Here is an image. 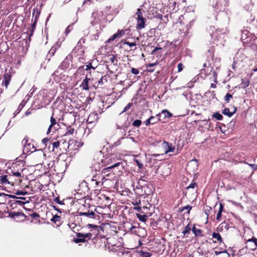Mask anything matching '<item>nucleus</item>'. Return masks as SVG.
<instances>
[{
  "label": "nucleus",
  "instance_id": "f257e3e1",
  "mask_svg": "<svg viewBox=\"0 0 257 257\" xmlns=\"http://www.w3.org/2000/svg\"><path fill=\"white\" fill-rule=\"evenodd\" d=\"M23 146V152L24 154H28L36 152L34 156L36 158H39L40 160L44 158L45 154L42 150L39 149L37 150L34 144L29 141V138L28 136H26L22 141Z\"/></svg>",
  "mask_w": 257,
  "mask_h": 257
},
{
  "label": "nucleus",
  "instance_id": "f03ea898",
  "mask_svg": "<svg viewBox=\"0 0 257 257\" xmlns=\"http://www.w3.org/2000/svg\"><path fill=\"white\" fill-rule=\"evenodd\" d=\"M103 165L106 167V169H111L121 165L122 162L121 159L116 155L111 154L103 157L101 160Z\"/></svg>",
  "mask_w": 257,
  "mask_h": 257
},
{
  "label": "nucleus",
  "instance_id": "7ed1b4c3",
  "mask_svg": "<svg viewBox=\"0 0 257 257\" xmlns=\"http://www.w3.org/2000/svg\"><path fill=\"white\" fill-rule=\"evenodd\" d=\"M87 226L89 228H92L90 230V232L92 233L93 234L92 236V241L93 243H95L98 241H101V238H103V236L100 234L101 232H103V228L100 226L93 225L92 224H88Z\"/></svg>",
  "mask_w": 257,
  "mask_h": 257
},
{
  "label": "nucleus",
  "instance_id": "20e7f679",
  "mask_svg": "<svg viewBox=\"0 0 257 257\" xmlns=\"http://www.w3.org/2000/svg\"><path fill=\"white\" fill-rule=\"evenodd\" d=\"M53 151L60 152V153L63 154L66 152L69 148L67 141L61 137L59 140L52 143Z\"/></svg>",
  "mask_w": 257,
  "mask_h": 257
},
{
  "label": "nucleus",
  "instance_id": "39448f33",
  "mask_svg": "<svg viewBox=\"0 0 257 257\" xmlns=\"http://www.w3.org/2000/svg\"><path fill=\"white\" fill-rule=\"evenodd\" d=\"M25 169L24 161H17L12 164V166L8 169L7 172H17L22 174Z\"/></svg>",
  "mask_w": 257,
  "mask_h": 257
},
{
  "label": "nucleus",
  "instance_id": "423d86ee",
  "mask_svg": "<svg viewBox=\"0 0 257 257\" xmlns=\"http://www.w3.org/2000/svg\"><path fill=\"white\" fill-rule=\"evenodd\" d=\"M137 17V29L138 30H141L145 28V19L143 18L142 10L140 9H138L135 15Z\"/></svg>",
  "mask_w": 257,
  "mask_h": 257
},
{
  "label": "nucleus",
  "instance_id": "0eeeda50",
  "mask_svg": "<svg viewBox=\"0 0 257 257\" xmlns=\"http://www.w3.org/2000/svg\"><path fill=\"white\" fill-rule=\"evenodd\" d=\"M11 79L12 75L10 73H5L4 74L2 85V87H5L6 90H10L9 86Z\"/></svg>",
  "mask_w": 257,
  "mask_h": 257
},
{
  "label": "nucleus",
  "instance_id": "6e6552de",
  "mask_svg": "<svg viewBox=\"0 0 257 257\" xmlns=\"http://www.w3.org/2000/svg\"><path fill=\"white\" fill-rule=\"evenodd\" d=\"M8 173L9 174V176H12V178L13 179V185L15 184L16 185H19L22 182V179L23 177V175H22V174L20 173L14 172H8Z\"/></svg>",
  "mask_w": 257,
  "mask_h": 257
},
{
  "label": "nucleus",
  "instance_id": "1a4fd4ad",
  "mask_svg": "<svg viewBox=\"0 0 257 257\" xmlns=\"http://www.w3.org/2000/svg\"><path fill=\"white\" fill-rule=\"evenodd\" d=\"M245 247L248 249L254 250L257 247V238L253 237L248 239L246 242Z\"/></svg>",
  "mask_w": 257,
  "mask_h": 257
},
{
  "label": "nucleus",
  "instance_id": "9d476101",
  "mask_svg": "<svg viewBox=\"0 0 257 257\" xmlns=\"http://www.w3.org/2000/svg\"><path fill=\"white\" fill-rule=\"evenodd\" d=\"M110 169H106V168H104L102 172V173L103 174L102 177V181L103 183H105L106 181L111 180L113 178L115 177L114 173L113 172H109V174H106V172H109Z\"/></svg>",
  "mask_w": 257,
  "mask_h": 257
},
{
  "label": "nucleus",
  "instance_id": "9b49d317",
  "mask_svg": "<svg viewBox=\"0 0 257 257\" xmlns=\"http://www.w3.org/2000/svg\"><path fill=\"white\" fill-rule=\"evenodd\" d=\"M53 115L54 114L53 113L50 118L51 124L47 130V134H49L52 130L56 131L59 128V124L58 123L56 118L54 117Z\"/></svg>",
  "mask_w": 257,
  "mask_h": 257
},
{
  "label": "nucleus",
  "instance_id": "f8f14e48",
  "mask_svg": "<svg viewBox=\"0 0 257 257\" xmlns=\"http://www.w3.org/2000/svg\"><path fill=\"white\" fill-rule=\"evenodd\" d=\"M162 147L164 148V151L165 154H167L169 152H173L175 150V147L173 145L172 143H170L164 141L162 143Z\"/></svg>",
  "mask_w": 257,
  "mask_h": 257
},
{
  "label": "nucleus",
  "instance_id": "ddd939ff",
  "mask_svg": "<svg viewBox=\"0 0 257 257\" xmlns=\"http://www.w3.org/2000/svg\"><path fill=\"white\" fill-rule=\"evenodd\" d=\"M0 184L3 185L11 184L14 185L12 176L6 175L0 176Z\"/></svg>",
  "mask_w": 257,
  "mask_h": 257
},
{
  "label": "nucleus",
  "instance_id": "4468645a",
  "mask_svg": "<svg viewBox=\"0 0 257 257\" xmlns=\"http://www.w3.org/2000/svg\"><path fill=\"white\" fill-rule=\"evenodd\" d=\"M9 216L15 219H19L20 220H24L26 218V215L20 212L12 211L9 213Z\"/></svg>",
  "mask_w": 257,
  "mask_h": 257
},
{
  "label": "nucleus",
  "instance_id": "2eb2a0df",
  "mask_svg": "<svg viewBox=\"0 0 257 257\" xmlns=\"http://www.w3.org/2000/svg\"><path fill=\"white\" fill-rule=\"evenodd\" d=\"M79 216H84L90 218H96L99 216L95 214L93 211L87 210L86 212H78Z\"/></svg>",
  "mask_w": 257,
  "mask_h": 257
},
{
  "label": "nucleus",
  "instance_id": "dca6fc26",
  "mask_svg": "<svg viewBox=\"0 0 257 257\" xmlns=\"http://www.w3.org/2000/svg\"><path fill=\"white\" fill-rule=\"evenodd\" d=\"M98 119V115L96 112H91L88 115L87 119V122L88 123H92L96 121Z\"/></svg>",
  "mask_w": 257,
  "mask_h": 257
},
{
  "label": "nucleus",
  "instance_id": "f3484780",
  "mask_svg": "<svg viewBox=\"0 0 257 257\" xmlns=\"http://www.w3.org/2000/svg\"><path fill=\"white\" fill-rule=\"evenodd\" d=\"M192 232L194 234L196 238H199L204 236L203 234V230L201 229L197 228L195 227V224H193L192 227Z\"/></svg>",
  "mask_w": 257,
  "mask_h": 257
},
{
  "label": "nucleus",
  "instance_id": "a211bd4d",
  "mask_svg": "<svg viewBox=\"0 0 257 257\" xmlns=\"http://www.w3.org/2000/svg\"><path fill=\"white\" fill-rule=\"evenodd\" d=\"M13 200L9 201V204H11V206H13V205H19L22 206L26 203H28V201H22L18 199L13 198Z\"/></svg>",
  "mask_w": 257,
  "mask_h": 257
},
{
  "label": "nucleus",
  "instance_id": "6ab92c4d",
  "mask_svg": "<svg viewBox=\"0 0 257 257\" xmlns=\"http://www.w3.org/2000/svg\"><path fill=\"white\" fill-rule=\"evenodd\" d=\"M76 237H84L85 239H87V242H88L89 240L92 239L93 234L91 232L85 233L78 232L76 233Z\"/></svg>",
  "mask_w": 257,
  "mask_h": 257
},
{
  "label": "nucleus",
  "instance_id": "aec40b11",
  "mask_svg": "<svg viewBox=\"0 0 257 257\" xmlns=\"http://www.w3.org/2000/svg\"><path fill=\"white\" fill-rule=\"evenodd\" d=\"M90 80V78H88L87 75L85 77V78L83 80L81 84L80 85V87L82 88L83 90H88L89 89L88 86V83Z\"/></svg>",
  "mask_w": 257,
  "mask_h": 257
},
{
  "label": "nucleus",
  "instance_id": "412c9836",
  "mask_svg": "<svg viewBox=\"0 0 257 257\" xmlns=\"http://www.w3.org/2000/svg\"><path fill=\"white\" fill-rule=\"evenodd\" d=\"M92 182H95V184L96 186H101L103 184L102 181V177L97 175H94L91 179Z\"/></svg>",
  "mask_w": 257,
  "mask_h": 257
},
{
  "label": "nucleus",
  "instance_id": "4be33fe9",
  "mask_svg": "<svg viewBox=\"0 0 257 257\" xmlns=\"http://www.w3.org/2000/svg\"><path fill=\"white\" fill-rule=\"evenodd\" d=\"M51 221L54 222L57 226H59L61 224V217L60 216L55 215L52 217Z\"/></svg>",
  "mask_w": 257,
  "mask_h": 257
},
{
  "label": "nucleus",
  "instance_id": "5701e85b",
  "mask_svg": "<svg viewBox=\"0 0 257 257\" xmlns=\"http://www.w3.org/2000/svg\"><path fill=\"white\" fill-rule=\"evenodd\" d=\"M236 107H234L233 111L230 112L228 108H225L223 110L222 113L225 115H227L228 117H231L236 112Z\"/></svg>",
  "mask_w": 257,
  "mask_h": 257
},
{
  "label": "nucleus",
  "instance_id": "b1692460",
  "mask_svg": "<svg viewBox=\"0 0 257 257\" xmlns=\"http://www.w3.org/2000/svg\"><path fill=\"white\" fill-rule=\"evenodd\" d=\"M3 196L4 197H6V198H9V197H12V198H16V199H20V200H22V201H28V202L29 201V198H27V197H17L15 195H3Z\"/></svg>",
  "mask_w": 257,
  "mask_h": 257
},
{
  "label": "nucleus",
  "instance_id": "393cba45",
  "mask_svg": "<svg viewBox=\"0 0 257 257\" xmlns=\"http://www.w3.org/2000/svg\"><path fill=\"white\" fill-rule=\"evenodd\" d=\"M192 231V228L191 227V224L190 223H188L184 228L182 233L184 236H186L187 234L190 233V231Z\"/></svg>",
  "mask_w": 257,
  "mask_h": 257
},
{
  "label": "nucleus",
  "instance_id": "a878e982",
  "mask_svg": "<svg viewBox=\"0 0 257 257\" xmlns=\"http://www.w3.org/2000/svg\"><path fill=\"white\" fill-rule=\"evenodd\" d=\"M162 113L164 115L163 120L165 121L166 118L171 117L173 116V114L171 113L167 109H164L162 110Z\"/></svg>",
  "mask_w": 257,
  "mask_h": 257
},
{
  "label": "nucleus",
  "instance_id": "bb28decb",
  "mask_svg": "<svg viewBox=\"0 0 257 257\" xmlns=\"http://www.w3.org/2000/svg\"><path fill=\"white\" fill-rule=\"evenodd\" d=\"M136 216L140 221L145 222L148 218V216L145 214H141L140 213H136Z\"/></svg>",
  "mask_w": 257,
  "mask_h": 257
},
{
  "label": "nucleus",
  "instance_id": "cd10ccee",
  "mask_svg": "<svg viewBox=\"0 0 257 257\" xmlns=\"http://www.w3.org/2000/svg\"><path fill=\"white\" fill-rule=\"evenodd\" d=\"M3 195H6V194L5 193H0V203L1 204H5V203H7V202H8V203H9V201H11V200H10V199L11 198V197H9V198H6V197H4L3 196Z\"/></svg>",
  "mask_w": 257,
  "mask_h": 257
},
{
  "label": "nucleus",
  "instance_id": "c85d7f7f",
  "mask_svg": "<svg viewBox=\"0 0 257 257\" xmlns=\"http://www.w3.org/2000/svg\"><path fill=\"white\" fill-rule=\"evenodd\" d=\"M223 209V205L222 203L219 204V211L217 214L216 220L219 221L221 217V213Z\"/></svg>",
  "mask_w": 257,
  "mask_h": 257
},
{
  "label": "nucleus",
  "instance_id": "c756f323",
  "mask_svg": "<svg viewBox=\"0 0 257 257\" xmlns=\"http://www.w3.org/2000/svg\"><path fill=\"white\" fill-rule=\"evenodd\" d=\"M131 232L137 235H140L139 233L140 232V228L136 227L135 226H132L130 228Z\"/></svg>",
  "mask_w": 257,
  "mask_h": 257
},
{
  "label": "nucleus",
  "instance_id": "7c9ffc66",
  "mask_svg": "<svg viewBox=\"0 0 257 257\" xmlns=\"http://www.w3.org/2000/svg\"><path fill=\"white\" fill-rule=\"evenodd\" d=\"M212 237L216 239L218 242H222L223 241L222 238L219 233L214 232L212 234Z\"/></svg>",
  "mask_w": 257,
  "mask_h": 257
},
{
  "label": "nucleus",
  "instance_id": "2f4dec72",
  "mask_svg": "<svg viewBox=\"0 0 257 257\" xmlns=\"http://www.w3.org/2000/svg\"><path fill=\"white\" fill-rule=\"evenodd\" d=\"M241 87L242 88H245L249 85L250 81L248 78L241 79Z\"/></svg>",
  "mask_w": 257,
  "mask_h": 257
},
{
  "label": "nucleus",
  "instance_id": "473e14b6",
  "mask_svg": "<svg viewBox=\"0 0 257 257\" xmlns=\"http://www.w3.org/2000/svg\"><path fill=\"white\" fill-rule=\"evenodd\" d=\"M40 14V11H39L38 9H34L33 10V17L35 16V20H36L37 21V19L39 18Z\"/></svg>",
  "mask_w": 257,
  "mask_h": 257
},
{
  "label": "nucleus",
  "instance_id": "72a5a7b5",
  "mask_svg": "<svg viewBox=\"0 0 257 257\" xmlns=\"http://www.w3.org/2000/svg\"><path fill=\"white\" fill-rule=\"evenodd\" d=\"M74 241L76 243L85 242H87V239H85L84 237H77L74 239Z\"/></svg>",
  "mask_w": 257,
  "mask_h": 257
},
{
  "label": "nucleus",
  "instance_id": "f704fd0d",
  "mask_svg": "<svg viewBox=\"0 0 257 257\" xmlns=\"http://www.w3.org/2000/svg\"><path fill=\"white\" fill-rule=\"evenodd\" d=\"M37 21L36 20H34V22H33V23L31 25V32L29 35V39H30V37L33 36V33L36 29V26Z\"/></svg>",
  "mask_w": 257,
  "mask_h": 257
},
{
  "label": "nucleus",
  "instance_id": "c9c22d12",
  "mask_svg": "<svg viewBox=\"0 0 257 257\" xmlns=\"http://www.w3.org/2000/svg\"><path fill=\"white\" fill-rule=\"evenodd\" d=\"M212 117L215 118L218 120H221L223 119V116L218 112H215L212 115Z\"/></svg>",
  "mask_w": 257,
  "mask_h": 257
},
{
  "label": "nucleus",
  "instance_id": "e433bc0d",
  "mask_svg": "<svg viewBox=\"0 0 257 257\" xmlns=\"http://www.w3.org/2000/svg\"><path fill=\"white\" fill-rule=\"evenodd\" d=\"M158 64V62H156V63H150V64H148L147 66V69H148V71H149V72H153L154 69H153V67H154V66Z\"/></svg>",
  "mask_w": 257,
  "mask_h": 257
},
{
  "label": "nucleus",
  "instance_id": "4c0bfd02",
  "mask_svg": "<svg viewBox=\"0 0 257 257\" xmlns=\"http://www.w3.org/2000/svg\"><path fill=\"white\" fill-rule=\"evenodd\" d=\"M220 228L223 229H225L226 230H228L230 228L229 224L226 222L225 221L223 222L220 225Z\"/></svg>",
  "mask_w": 257,
  "mask_h": 257
},
{
  "label": "nucleus",
  "instance_id": "58836bf2",
  "mask_svg": "<svg viewBox=\"0 0 257 257\" xmlns=\"http://www.w3.org/2000/svg\"><path fill=\"white\" fill-rule=\"evenodd\" d=\"M192 208V206H191L190 205H187V206H184L183 207L179 208V210H180L179 211L180 212H182L185 209H187L188 210L187 213H190V211L191 210Z\"/></svg>",
  "mask_w": 257,
  "mask_h": 257
},
{
  "label": "nucleus",
  "instance_id": "ea45409f",
  "mask_svg": "<svg viewBox=\"0 0 257 257\" xmlns=\"http://www.w3.org/2000/svg\"><path fill=\"white\" fill-rule=\"evenodd\" d=\"M140 254L142 257H150L152 255L151 252H146L143 250L141 251Z\"/></svg>",
  "mask_w": 257,
  "mask_h": 257
},
{
  "label": "nucleus",
  "instance_id": "a19ab883",
  "mask_svg": "<svg viewBox=\"0 0 257 257\" xmlns=\"http://www.w3.org/2000/svg\"><path fill=\"white\" fill-rule=\"evenodd\" d=\"M104 82H106L107 79H106L105 76H102L101 78L98 81V86H102L104 84Z\"/></svg>",
  "mask_w": 257,
  "mask_h": 257
},
{
  "label": "nucleus",
  "instance_id": "79ce46f5",
  "mask_svg": "<svg viewBox=\"0 0 257 257\" xmlns=\"http://www.w3.org/2000/svg\"><path fill=\"white\" fill-rule=\"evenodd\" d=\"M116 38H118L116 34H113V35H112L111 36V37L110 38H109L107 41H106V43H111L112 42H113L115 39H116Z\"/></svg>",
  "mask_w": 257,
  "mask_h": 257
},
{
  "label": "nucleus",
  "instance_id": "37998d69",
  "mask_svg": "<svg viewBox=\"0 0 257 257\" xmlns=\"http://www.w3.org/2000/svg\"><path fill=\"white\" fill-rule=\"evenodd\" d=\"M151 121V124H155V123H157L158 121H161V122H162L163 123L166 122L165 121L161 119V118H160V117L158 118L157 119L155 118V119H153Z\"/></svg>",
  "mask_w": 257,
  "mask_h": 257
},
{
  "label": "nucleus",
  "instance_id": "c03bdc74",
  "mask_svg": "<svg viewBox=\"0 0 257 257\" xmlns=\"http://www.w3.org/2000/svg\"><path fill=\"white\" fill-rule=\"evenodd\" d=\"M142 124V121L140 119H136L133 122V125L136 127H139Z\"/></svg>",
  "mask_w": 257,
  "mask_h": 257
},
{
  "label": "nucleus",
  "instance_id": "a18cd8bd",
  "mask_svg": "<svg viewBox=\"0 0 257 257\" xmlns=\"http://www.w3.org/2000/svg\"><path fill=\"white\" fill-rule=\"evenodd\" d=\"M232 98V95L230 93H227L224 96V99L227 103L229 101L230 99Z\"/></svg>",
  "mask_w": 257,
  "mask_h": 257
},
{
  "label": "nucleus",
  "instance_id": "49530a36",
  "mask_svg": "<svg viewBox=\"0 0 257 257\" xmlns=\"http://www.w3.org/2000/svg\"><path fill=\"white\" fill-rule=\"evenodd\" d=\"M116 34L118 38H120L124 35L125 31L123 30H118Z\"/></svg>",
  "mask_w": 257,
  "mask_h": 257
},
{
  "label": "nucleus",
  "instance_id": "de8ad7c7",
  "mask_svg": "<svg viewBox=\"0 0 257 257\" xmlns=\"http://www.w3.org/2000/svg\"><path fill=\"white\" fill-rule=\"evenodd\" d=\"M153 119H155V116H151V117H150L148 119H147L145 121V123L146 125H149L150 124H151V120H153Z\"/></svg>",
  "mask_w": 257,
  "mask_h": 257
},
{
  "label": "nucleus",
  "instance_id": "09e8293b",
  "mask_svg": "<svg viewBox=\"0 0 257 257\" xmlns=\"http://www.w3.org/2000/svg\"><path fill=\"white\" fill-rule=\"evenodd\" d=\"M248 33V32L247 30H244L242 32V35L241 36V39L242 40V41L244 40L246 38V35Z\"/></svg>",
  "mask_w": 257,
  "mask_h": 257
},
{
  "label": "nucleus",
  "instance_id": "8fccbe9b",
  "mask_svg": "<svg viewBox=\"0 0 257 257\" xmlns=\"http://www.w3.org/2000/svg\"><path fill=\"white\" fill-rule=\"evenodd\" d=\"M195 187H197V183L195 182H193L186 187V189L188 190L189 189H194Z\"/></svg>",
  "mask_w": 257,
  "mask_h": 257
},
{
  "label": "nucleus",
  "instance_id": "3c124183",
  "mask_svg": "<svg viewBox=\"0 0 257 257\" xmlns=\"http://www.w3.org/2000/svg\"><path fill=\"white\" fill-rule=\"evenodd\" d=\"M184 66L182 63H180L177 65L178 72H180L183 69Z\"/></svg>",
  "mask_w": 257,
  "mask_h": 257
},
{
  "label": "nucleus",
  "instance_id": "603ef678",
  "mask_svg": "<svg viewBox=\"0 0 257 257\" xmlns=\"http://www.w3.org/2000/svg\"><path fill=\"white\" fill-rule=\"evenodd\" d=\"M54 164V162L53 161H50L49 163L47 164V166H45V167H46L47 169H49L53 167Z\"/></svg>",
  "mask_w": 257,
  "mask_h": 257
},
{
  "label": "nucleus",
  "instance_id": "864d4df0",
  "mask_svg": "<svg viewBox=\"0 0 257 257\" xmlns=\"http://www.w3.org/2000/svg\"><path fill=\"white\" fill-rule=\"evenodd\" d=\"M121 144V141L120 140H118L117 141L114 142L112 145H111V148H115L117 146L120 145Z\"/></svg>",
  "mask_w": 257,
  "mask_h": 257
},
{
  "label": "nucleus",
  "instance_id": "5fc2aeb1",
  "mask_svg": "<svg viewBox=\"0 0 257 257\" xmlns=\"http://www.w3.org/2000/svg\"><path fill=\"white\" fill-rule=\"evenodd\" d=\"M124 44H126L129 46L130 47H132L135 46L136 45V43L135 42H130L127 41H125L124 43Z\"/></svg>",
  "mask_w": 257,
  "mask_h": 257
},
{
  "label": "nucleus",
  "instance_id": "6e6d98bb",
  "mask_svg": "<svg viewBox=\"0 0 257 257\" xmlns=\"http://www.w3.org/2000/svg\"><path fill=\"white\" fill-rule=\"evenodd\" d=\"M131 72L133 74L135 75H137L139 73V69L135 68H132L131 69Z\"/></svg>",
  "mask_w": 257,
  "mask_h": 257
},
{
  "label": "nucleus",
  "instance_id": "4d7b16f0",
  "mask_svg": "<svg viewBox=\"0 0 257 257\" xmlns=\"http://www.w3.org/2000/svg\"><path fill=\"white\" fill-rule=\"evenodd\" d=\"M50 141V140L48 138H44L42 141V143L45 145V147L47 146V143Z\"/></svg>",
  "mask_w": 257,
  "mask_h": 257
},
{
  "label": "nucleus",
  "instance_id": "13d9d810",
  "mask_svg": "<svg viewBox=\"0 0 257 257\" xmlns=\"http://www.w3.org/2000/svg\"><path fill=\"white\" fill-rule=\"evenodd\" d=\"M74 128H70L67 131L65 135H72L74 133Z\"/></svg>",
  "mask_w": 257,
  "mask_h": 257
},
{
  "label": "nucleus",
  "instance_id": "bf43d9fd",
  "mask_svg": "<svg viewBox=\"0 0 257 257\" xmlns=\"http://www.w3.org/2000/svg\"><path fill=\"white\" fill-rule=\"evenodd\" d=\"M26 194H27V192L22 191H17V192L16 193V194L18 195H24Z\"/></svg>",
  "mask_w": 257,
  "mask_h": 257
},
{
  "label": "nucleus",
  "instance_id": "052dcab7",
  "mask_svg": "<svg viewBox=\"0 0 257 257\" xmlns=\"http://www.w3.org/2000/svg\"><path fill=\"white\" fill-rule=\"evenodd\" d=\"M30 216L33 218H36L37 217H39V215L36 212H34L33 213L30 214Z\"/></svg>",
  "mask_w": 257,
  "mask_h": 257
},
{
  "label": "nucleus",
  "instance_id": "680f3d73",
  "mask_svg": "<svg viewBox=\"0 0 257 257\" xmlns=\"http://www.w3.org/2000/svg\"><path fill=\"white\" fill-rule=\"evenodd\" d=\"M55 201L59 204L62 205L64 204L63 201H60L59 197H57L55 199Z\"/></svg>",
  "mask_w": 257,
  "mask_h": 257
},
{
  "label": "nucleus",
  "instance_id": "e2e57ef3",
  "mask_svg": "<svg viewBox=\"0 0 257 257\" xmlns=\"http://www.w3.org/2000/svg\"><path fill=\"white\" fill-rule=\"evenodd\" d=\"M85 67H86V68H85L86 70H90L91 68L94 69V68L92 67L91 63H89V64L86 65L85 66Z\"/></svg>",
  "mask_w": 257,
  "mask_h": 257
},
{
  "label": "nucleus",
  "instance_id": "0e129e2a",
  "mask_svg": "<svg viewBox=\"0 0 257 257\" xmlns=\"http://www.w3.org/2000/svg\"><path fill=\"white\" fill-rule=\"evenodd\" d=\"M132 104L131 103H128L124 108L123 111H126L128 109H130V107L131 106Z\"/></svg>",
  "mask_w": 257,
  "mask_h": 257
},
{
  "label": "nucleus",
  "instance_id": "69168bd1",
  "mask_svg": "<svg viewBox=\"0 0 257 257\" xmlns=\"http://www.w3.org/2000/svg\"><path fill=\"white\" fill-rule=\"evenodd\" d=\"M56 48H54V47H52L49 52L50 54H52L53 55L56 52Z\"/></svg>",
  "mask_w": 257,
  "mask_h": 257
},
{
  "label": "nucleus",
  "instance_id": "338daca9",
  "mask_svg": "<svg viewBox=\"0 0 257 257\" xmlns=\"http://www.w3.org/2000/svg\"><path fill=\"white\" fill-rule=\"evenodd\" d=\"M249 166H250L254 170H255L257 169V165L255 164H249Z\"/></svg>",
  "mask_w": 257,
  "mask_h": 257
},
{
  "label": "nucleus",
  "instance_id": "774afa93",
  "mask_svg": "<svg viewBox=\"0 0 257 257\" xmlns=\"http://www.w3.org/2000/svg\"><path fill=\"white\" fill-rule=\"evenodd\" d=\"M184 257H194L192 254L188 253L185 255H184Z\"/></svg>",
  "mask_w": 257,
  "mask_h": 257
}]
</instances>
